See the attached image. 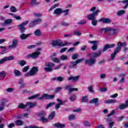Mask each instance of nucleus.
Wrapping results in <instances>:
<instances>
[{
    "label": "nucleus",
    "instance_id": "f257e3e1",
    "mask_svg": "<svg viewBox=\"0 0 128 128\" xmlns=\"http://www.w3.org/2000/svg\"><path fill=\"white\" fill-rule=\"evenodd\" d=\"M38 98V100H52L54 98V95H50L48 94H43L40 96V94H36L31 96L28 98V100H34V98Z\"/></svg>",
    "mask_w": 128,
    "mask_h": 128
},
{
    "label": "nucleus",
    "instance_id": "f03ea898",
    "mask_svg": "<svg viewBox=\"0 0 128 128\" xmlns=\"http://www.w3.org/2000/svg\"><path fill=\"white\" fill-rule=\"evenodd\" d=\"M96 10V6L91 8L90 9V12H92V14L88 15V20H92L96 18V16H98V14L100 12V10ZM94 10L96 11L94 12Z\"/></svg>",
    "mask_w": 128,
    "mask_h": 128
},
{
    "label": "nucleus",
    "instance_id": "7ed1b4c3",
    "mask_svg": "<svg viewBox=\"0 0 128 128\" xmlns=\"http://www.w3.org/2000/svg\"><path fill=\"white\" fill-rule=\"evenodd\" d=\"M54 66V64L52 62H46L44 64V70L47 72H52V68Z\"/></svg>",
    "mask_w": 128,
    "mask_h": 128
},
{
    "label": "nucleus",
    "instance_id": "20e7f679",
    "mask_svg": "<svg viewBox=\"0 0 128 128\" xmlns=\"http://www.w3.org/2000/svg\"><path fill=\"white\" fill-rule=\"evenodd\" d=\"M38 72V68L36 66H34L30 70V72L24 74V76L26 77L32 76H36V72Z\"/></svg>",
    "mask_w": 128,
    "mask_h": 128
},
{
    "label": "nucleus",
    "instance_id": "39448f33",
    "mask_svg": "<svg viewBox=\"0 0 128 128\" xmlns=\"http://www.w3.org/2000/svg\"><path fill=\"white\" fill-rule=\"evenodd\" d=\"M96 58L90 57V59L86 60L85 63L88 66H94V64H96Z\"/></svg>",
    "mask_w": 128,
    "mask_h": 128
},
{
    "label": "nucleus",
    "instance_id": "423d86ee",
    "mask_svg": "<svg viewBox=\"0 0 128 128\" xmlns=\"http://www.w3.org/2000/svg\"><path fill=\"white\" fill-rule=\"evenodd\" d=\"M122 46H126V43L119 42L118 44V48H116L114 50V52L116 54H118V52H120V50H122Z\"/></svg>",
    "mask_w": 128,
    "mask_h": 128
},
{
    "label": "nucleus",
    "instance_id": "0eeeda50",
    "mask_svg": "<svg viewBox=\"0 0 128 128\" xmlns=\"http://www.w3.org/2000/svg\"><path fill=\"white\" fill-rule=\"evenodd\" d=\"M40 22H42V20L40 18H36L34 20L32 21L29 25V28H32L34 26L38 24H40Z\"/></svg>",
    "mask_w": 128,
    "mask_h": 128
},
{
    "label": "nucleus",
    "instance_id": "6e6552de",
    "mask_svg": "<svg viewBox=\"0 0 128 128\" xmlns=\"http://www.w3.org/2000/svg\"><path fill=\"white\" fill-rule=\"evenodd\" d=\"M28 24V20H26L18 26V28L20 30V32H24L26 30V28L24 26H26Z\"/></svg>",
    "mask_w": 128,
    "mask_h": 128
},
{
    "label": "nucleus",
    "instance_id": "1a4fd4ad",
    "mask_svg": "<svg viewBox=\"0 0 128 128\" xmlns=\"http://www.w3.org/2000/svg\"><path fill=\"white\" fill-rule=\"evenodd\" d=\"M72 88V85L71 84H68L66 86L64 87V90H68V94H70L72 92H73V90H75L76 92L78 90V88Z\"/></svg>",
    "mask_w": 128,
    "mask_h": 128
},
{
    "label": "nucleus",
    "instance_id": "9d476101",
    "mask_svg": "<svg viewBox=\"0 0 128 128\" xmlns=\"http://www.w3.org/2000/svg\"><path fill=\"white\" fill-rule=\"evenodd\" d=\"M40 54V52H36L32 54H30L28 56V58H36Z\"/></svg>",
    "mask_w": 128,
    "mask_h": 128
},
{
    "label": "nucleus",
    "instance_id": "9b49d317",
    "mask_svg": "<svg viewBox=\"0 0 128 128\" xmlns=\"http://www.w3.org/2000/svg\"><path fill=\"white\" fill-rule=\"evenodd\" d=\"M8 102V100L6 98H3L1 100L0 102V111L4 110V104Z\"/></svg>",
    "mask_w": 128,
    "mask_h": 128
},
{
    "label": "nucleus",
    "instance_id": "f8f14e48",
    "mask_svg": "<svg viewBox=\"0 0 128 128\" xmlns=\"http://www.w3.org/2000/svg\"><path fill=\"white\" fill-rule=\"evenodd\" d=\"M80 76H70L68 78V80H72L73 82H76L80 80Z\"/></svg>",
    "mask_w": 128,
    "mask_h": 128
},
{
    "label": "nucleus",
    "instance_id": "ddd939ff",
    "mask_svg": "<svg viewBox=\"0 0 128 128\" xmlns=\"http://www.w3.org/2000/svg\"><path fill=\"white\" fill-rule=\"evenodd\" d=\"M18 40L14 39L12 40V44H10L8 46L9 48H16L18 46Z\"/></svg>",
    "mask_w": 128,
    "mask_h": 128
},
{
    "label": "nucleus",
    "instance_id": "4468645a",
    "mask_svg": "<svg viewBox=\"0 0 128 128\" xmlns=\"http://www.w3.org/2000/svg\"><path fill=\"white\" fill-rule=\"evenodd\" d=\"M51 44L53 46H62V41L60 40H54L51 42Z\"/></svg>",
    "mask_w": 128,
    "mask_h": 128
},
{
    "label": "nucleus",
    "instance_id": "2eb2a0df",
    "mask_svg": "<svg viewBox=\"0 0 128 128\" xmlns=\"http://www.w3.org/2000/svg\"><path fill=\"white\" fill-rule=\"evenodd\" d=\"M90 44H94L93 46L92 47V50H96L98 48V41H90Z\"/></svg>",
    "mask_w": 128,
    "mask_h": 128
},
{
    "label": "nucleus",
    "instance_id": "dca6fc26",
    "mask_svg": "<svg viewBox=\"0 0 128 128\" xmlns=\"http://www.w3.org/2000/svg\"><path fill=\"white\" fill-rule=\"evenodd\" d=\"M101 54L102 52L100 51H99L98 52H92L90 54V57L93 58H98Z\"/></svg>",
    "mask_w": 128,
    "mask_h": 128
},
{
    "label": "nucleus",
    "instance_id": "f3484780",
    "mask_svg": "<svg viewBox=\"0 0 128 128\" xmlns=\"http://www.w3.org/2000/svg\"><path fill=\"white\" fill-rule=\"evenodd\" d=\"M82 60H84V59H79L76 62H74V61L70 62V64H72L71 66V68H74V66H76V64H79V62H82Z\"/></svg>",
    "mask_w": 128,
    "mask_h": 128
},
{
    "label": "nucleus",
    "instance_id": "a211bd4d",
    "mask_svg": "<svg viewBox=\"0 0 128 128\" xmlns=\"http://www.w3.org/2000/svg\"><path fill=\"white\" fill-rule=\"evenodd\" d=\"M99 22H102L104 24H110L112 20L108 18H102L99 20Z\"/></svg>",
    "mask_w": 128,
    "mask_h": 128
},
{
    "label": "nucleus",
    "instance_id": "6ab92c4d",
    "mask_svg": "<svg viewBox=\"0 0 128 128\" xmlns=\"http://www.w3.org/2000/svg\"><path fill=\"white\" fill-rule=\"evenodd\" d=\"M57 101L58 102H59L58 104H56L55 108H56V110H58L60 108V106H62V104H64V102L62 101V100H60V99H58Z\"/></svg>",
    "mask_w": 128,
    "mask_h": 128
},
{
    "label": "nucleus",
    "instance_id": "aec40b11",
    "mask_svg": "<svg viewBox=\"0 0 128 128\" xmlns=\"http://www.w3.org/2000/svg\"><path fill=\"white\" fill-rule=\"evenodd\" d=\"M114 44H106L104 46L103 52H106V50H108V48H114Z\"/></svg>",
    "mask_w": 128,
    "mask_h": 128
},
{
    "label": "nucleus",
    "instance_id": "412c9836",
    "mask_svg": "<svg viewBox=\"0 0 128 128\" xmlns=\"http://www.w3.org/2000/svg\"><path fill=\"white\" fill-rule=\"evenodd\" d=\"M62 10H63L62 9L60 8H58L54 10V14H62Z\"/></svg>",
    "mask_w": 128,
    "mask_h": 128
},
{
    "label": "nucleus",
    "instance_id": "4be33fe9",
    "mask_svg": "<svg viewBox=\"0 0 128 128\" xmlns=\"http://www.w3.org/2000/svg\"><path fill=\"white\" fill-rule=\"evenodd\" d=\"M18 62L21 66H24L26 64V61L24 60H19L18 61Z\"/></svg>",
    "mask_w": 128,
    "mask_h": 128
},
{
    "label": "nucleus",
    "instance_id": "5701e85b",
    "mask_svg": "<svg viewBox=\"0 0 128 128\" xmlns=\"http://www.w3.org/2000/svg\"><path fill=\"white\" fill-rule=\"evenodd\" d=\"M72 34V36H82V32L80 30H74Z\"/></svg>",
    "mask_w": 128,
    "mask_h": 128
},
{
    "label": "nucleus",
    "instance_id": "b1692460",
    "mask_svg": "<svg viewBox=\"0 0 128 128\" xmlns=\"http://www.w3.org/2000/svg\"><path fill=\"white\" fill-rule=\"evenodd\" d=\"M26 106H30V108H34L36 106V102H26Z\"/></svg>",
    "mask_w": 128,
    "mask_h": 128
},
{
    "label": "nucleus",
    "instance_id": "393cba45",
    "mask_svg": "<svg viewBox=\"0 0 128 128\" xmlns=\"http://www.w3.org/2000/svg\"><path fill=\"white\" fill-rule=\"evenodd\" d=\"M54 126L56 128H66V125L60 124V123H56L54 124Z\"/></svg>",
    "mask_w": 128,
    "mask_h": 128
},
{
    "label": "nucleus",
    "instance_id": "a878e982",
    "mask_svg": "<svg viewBox=\"0 0 128 128\" xmlns=\"http://www.w3.org/2000/svg\"><path fill=\"white\" fill-rule=\"evenodd\" d=\"M14 72L15 76H22V72L19 70H14Z\"/></svg>",
    "mask_w": 128,
    "mask_h": 128
},
{
    "label": "nucleus",
    "instance_id": "bb28decb",
    "mask_svg": "<svg viewBox=\"0 0 128 128\" xmlns=\"http://www.w3.org/2000/svg\"><path fill=\"white\" fill-rule=\"evenodd\" d=\"M30 36V34H22L20 36V38L21 40H26V38H28V36Z\"/></svg>",
    "mask_w": 128,
    "mask_h": 128
},
{
    "label": "nucleus",
    "instance_id": "cd10ccee",
    "mask_svg": "<svg viewBox=\"0 0 128 128\" xmlns=\"http://www.w3.org/2000/svg\"><path fill=\"white\" fill-rule=\"evenodd\" d=\"M18 84H19L20 88H24V80L20 79L19 80H18Z\"/></svg>",
    "mask_w": 128,
    "mask_h": 128
},
{
    "label": "nucleus",
    "instance_id": "c85d7f7f",
    "mask_svg": "<svg viewBox=\"0 0 128 128\" xmlns=\"http://www.w3.org/2000/svg\"><path fill=\"white\" fill-rule=\"evenodd\" d=\"M112 30V28L110 27L104 28H103L100 29V32H110Z\"/></svg>",
    "mask_w": 128,
    "mask_h": 128
},
{
    "label": "nucleus",
    "instance_id": "c756f323",
    "mask_svg": "<svg viewBox=\"0 0 128 128\" xmlns=\"http://www.w3.org/2000/svg\"><path fill=\"white\" fill-rule=\"evenodd\" d=\"M116 100H104L105 104H114L116 102Z\"/></svg>",
    "mask_w": 128,
    "mask_h": 128
},
{
    "label": "nucleus",
    "instance_id": "7c9ffc66",
    "mask_svg": "<svg viewBox=\"0 0 128 128\" xmlns=\"http://www.w3.org/2000/svg\"><path fill=\"white\" fill-rule=\"evenodd\" d=\"M98 98H94L91 100L90 102V104H98Z\"/></svg>",
    "mask_w": 128,
    "mask_h": 128
},
{
    "label": "nucleus",
    "instance_id": "2f4dec72",
    "mask_svg": "<svg viewBox=\"0 0 128 128\" xmlns=\"http://www.w3.org/2000/svg\"><path fill=\"white\" fill-rule=\"evenodd\" d=\"M28 106V105L24 104V103H20L18 104V108H26Z\"/></svg>",
    "mask_w": 128,
    "mask_h": 128
},
{
    "label": "nucleus",
    "instance_id": "473e14b6",
    "mask_svg": "<svg viewBox=\"0 0 128 128\" xmlns=\"http://www.w3.org/2000/svg\"><path fill=\"white\" fill-rule=\"evenodd\" d=\"M6 72L4 71H2L0 72V80H3L6 78Z\"/></svg>",
    "mask_w": 128,
    "mask_h": 128
},
{
    "label": "nucleus",
    "instance_id": "72a5a7b5",
    "mask_svg": "<svg viewBox=\"0 0 128 128\" xmlns=\"http://www.w3.org/2000/svg\"><path fill=\"white\" fill-rule=\"evenodd\" d=\"M61 60H68V56L66 55L62 54L60 57Z\"/></svg>",
    "mask_w": 128,
    "mask_h": 128
},
{
    "label": "nucleus",
    "instance_id": "f704fd0d",
    "mask_svg": "<svg viewBox=\"0 0 128 128\" xmlns=\"http://www.w3.org/2000/svg\"><path fill=\"white\" fill-rule=\"evenodd\" d=\"M72 42H68V41H65L64 42L61 41V46H70V44H72Z\"/></svg>",
    "mask_w": 128,
    "mask_h": 128
},
{
    "label": "nucleus",
    "instance_id": "c9c22d12",
    "mask_svg": "<svg viewBox=\"0 0 128 128\" xmlns=\"http://www.w3.org/2000/svg\"><path fill=\"white\" fill-rule=\"evenodd\" d=\"M12 22V19H7L4 20V23L3 24V26H4L5 24H10Z\"/></svg>",
    "mask_w": 128,
    "mask_h": 128
},
{
    "label": "nucleus",
    "instance_id": "e433bc0d",
    "mask_svg": "<svg viewBox=\"0 0 128 128\" xmlns=\"http://www.w3.org/2000/svg\"><path fill=\"white\" fill-rule=\"evenodd\" d=\"M16 126H22V124H24V122L22 120H17L16 121Z\"/></svg>",
    "mask_w": 128,
    "mask_h": 128
},
{
    "label": "nucleus",
    "instance_id": "4c0bfd02",
    "mask_svg": "<svg viewBox=\"0 0 128 128\" xmlns=\"http://www.w3.org/2000/svg\"><path fill=\"white\" fill-rule=\"evenodd\" d=\"M28 70H30V66H26L22 68V72H26Z\"/></svg>",
    "mask_w": 128,
    "mask_h": 128
},
{
    "label": "nucleus",
    "instance_id": "58836bf2",
    "mask_svg": "<svg viewBox=\"0 0 128 128\" xmlns=\"http://www.w3.org/2000/svg\"><path fill=\"white\" fill-rule=\"evenodd\" d=\"M123 2L125 4V6H124V8H126L128 6V0H124L122 2Z\"/></svg>",
    "mask_w": 128,
    "mask_h": 128
},
{
    "label": "nucleus",
    "instance_id": "ea45409f",
    "mask_svg": "<svg viewBox=\"0 0 128 128\" xmlns=\"http://www.w3.org/2000/svg\"><path fill=\"white\" fill-rule=\"evenodd\" d=\"M110 32H111L110 34H112V36H114V34H116L118 33L116 30L112 28V30H110Z\"/></svg>",
    "mask_w": 128,
    "mask_h": 128
},
{
    "label": "nucleus",
    "instance_id": "a19ab883",
    "mask_svg": "<svg viewBox=\"0 0 128 128\" xmlns=\"http://www.w3.org/2000/svg\"><path fill=\"white\" fill-rule=\"evenodd\" d=\"M34 34L35 36H40L42 34V33L40 32V30H37L34 32Z\"/></svg>",
    "mask_w": 128,
    "mask_h": 128
},
{
    "label": "nucleus",
    "instance_id": "79ce46f5",
    "mask_svg": "<svg viewBox=\"0 0 128 128\" xmlns=\"http://www.w3.org/2000/svg\"><path fill=\"white\" fill-rule=\"evenodd\" d=\"M54 80H58V82H62V80H64V78L62 76H59L55 78Z\"/></svg>",
    "mask_w": 128,
    "mask_h": 128
},
{
    "label": "nucleus",
    "instance_id": "37998d69",
    "mask_svg": "<svg viewBox=\"0 0 128 128\" xmlns=\"http://www.w3.org/2000/svg\"><path fill=\"white\" fill-rule=\"evenodd\" d=\"M126 14V11L124 10H122L117 12L118 16H122Z\"/></svg>",
    "mask_w": 128,
    "mask_h": 128
},
{
    "label": "nucleus",
    "instance_id": "c03bdc74",
    "mask_svg": "<svg viewBox=\"0 0 128 128\" xmlns=\"http://www.w3.org/2000/svg\"><path fill=\"white\" fill-rule=\"evenodd\" d=\"M60 6V4H56L53 5L52 6L49 10V12H52V10L54 8H56L57 6Z\"/></svg>",
    "mask_w": 128,
    "mask_h": 128
},
{
    "label": "nucleus",
    "instance_id": "a18cd8bd",
    "mask_svg": "<svg viewBox=\"0 0 128 128\" xmlns=\"http://www.w3.org/2000/svg\"><path fill=\"white\" fill-rule=\"evenodd\" d=\"M92 26H96V24H98V20H96V18L93 19L92 20Z\"/></svg>",
    "mask_w": 128,
    "mask_h": 128
},
{
    "label": "nucleus",
    "instance_id": "49530a36",
    "mask_svg": "<svg viewBox=\"0 0 128 128\" xmlns=\"http://www.w3.org/2000/svg\"><path fill=\"white\" fill-rule=\"evenodd\" d=\"M54 112H52L48 117V120H52L54 118Z\"/></svg>",
    "mask_w": 128,
    "mask_h": 128
},
{
    "label": "nucleus",
    "instance_id": "de8ad7c7",
    "mask_svg": "<svg viewBox=\"0 0 128 128\" xmlns=\"http://www.w3.org/2000/svg\"><path fill=\"white\" fill-rule=\"evenodd\" d=\"M40 120L41 122H48V118H46L44 116H42L40 118Z\"/></svg>",
    "mask_w": 128,
    "mask_h": 128
},
{
    "label": "nucleus",
    "instance_id": "09e8293b",
    "mask_svg": "<svg viewBox=\"0 0 128 128\" xmlns=\"http://www.w3.org/2000/svg\"><path fill=\"white\" fill-rule=\"evenodd\" d=\"M88 100V98L87 96H84L82 98V102H87Z\"/></svg>",
    "mask_w": 128,
    "mask_h": 128
},
{
    "label": "nucleus",
    "instance_id": "8fccbe9b",
    "mask_svg": "<svg viewBox=\"0 0 128 128\" xmlns=\"http://www.w3.org/2000/svg\"><path fill=\"white\" fill-rule=\"evenodd\" d=\"M86 24V20H81L78 22V24Z\"/></svg>",
    "mask_w": 128,
    "mask_h": 128
},
{
    "label": "nucleus",
    "instance_id": "3c124183",
    "mask_svg": "<svg viewBox=\"0 0 128 128\" xmlns=\"http://www.w3.org/2000/svg\"><path fill=\"white\" fill-rule=\"evenodd\" d=\"M6 60L8 62V60H14V56H11L8 57H6Z\"/></svg>",
    "mask_w": 128,
    "mask_h": 128
},
{
    "label": "nucleus",
    "instance_id": "603ef678",
    "mask_svg": "<svg viewBox=\"0 0 128 128\" xmlns=\"http://www.w3.org/2000/svg\"><path fill=\"white\" fill-rule=\"evenodd\" d=\"M10 12H16V8L14 6H11L10 8Z\"/></svg>",
    "mask_w": 128,
    "mask_h": 128
},
{
    "label": "nucleus",
    "instance_id": "864d4df0",
    "mask_svg": "<svg viewBox=\"0 0 128 128\" xmlns=\"http://www.w3.org/2000/svg\"><path fill=\"white\" fill-rule=\"evenodd\" d=\"M46 112L44 111H42L41 112H40L38 114V116H41V118L42 116H46Z\"/></svg>",
    "mask_w": 128,
    "mask_h": 128
},
{
    "label": "nucleus",
    "instance_id": "5fc2aeb1",
    "mask_svg": "<svg viewBox=\"0 0 128 128\" xmlns=\"http://www.w3.org/2000/svg\"><path fill=\"white\" fill-rule=\"evenodd\" d=\"M4 62H8L6 60V57H4V58H2V59L0 60V64H4Z\"/></svg>",
    "mask_w": 128,
    "mask_h": 128
},
{
    "label": "nucleus",
    "instance_id": "6e6d98bb",
    "mask_svg": "<svg viewBox=\"0 0 128 128\" xmlns=\"http://www.w3.org/2000/svg\"><path fill=\"white\" fill-rule=\"evenodd\" d=\"M6 90L7 92H14V88H6Z\"/></svg>",
    "mask_w": 128,
    "mask_h": 128
},
{
    "label": "nucleus",
    "instance_id": "4d7b16f0",
    "mask_svg": "<svg viewBox=\"0 0 128 128\" xmlns=\"http://www.w3.org/2000/svg\"><path fill=\"white\" fill-rule=\"evenodd\" d=\"M52 62H60V58H52Z\"/></svg>",
    "mask_w": 128,
    "mask_h": 128
},
{
    "label": "nucleus",
    "instance_id": "13d9d810",
    "mask_svg": "<svg viewBox=\"0 0 128 128\" xmlns=\"http://www.w3.org/2000/svg\"><path fill=\"white\" fill-rule=\"evenodd\" d=\"M83 124L85 126H90V124L88 121H84Z\"/></svg>",
    "mask_w": 128,
    "mask_h": 128
},
{
    "label": "nucleus",
    "instance_id": "bf43d9fd",
    "mask_svg": "<svg viewBox=\"0 0 128 128\" xmlns=\"http://www.w3.org/2000/svg\"><path fill=\"white\" fill-rule=\"evenodd\" d=\"M68 118L70 120H74V118H76V116L74 114H71L69 116Z\"/></svg>",
    "mask_w": 128,
    "mask_h": 128
},
{
    "label": "nucleus",
    "instance_id": "052dcab7",
    "mask_svg": "<svg viewBox=\"0 0 128 128\" xmlns=\"http://www.w3.org/2000/svg\"><path fill=\"white\" fill-rule=\"evenodd\" d=\"M126 104H123L120 106V110H124V108H126Z\"/></svg>",
    "mask_w": 128,
    "mask_h": 128
},
{
    "label": "nucleus",
    "instance_id": "680f3d73",
    "mask_svg": "<svg viewBox=\"0 0 128 128\" xmlns=\"http://www.w3.org/2000/svg\"><path fill=\"white\" fill-rule=\"evenodd\" d=\"M54 104H55L54 102L48 104L47 105L46 108H50V106H52L54 105Z\"/></svg>",
    "mask_w": 128,
    "mask_h": 128
},
{
    "label": "nucleus",
    "instance_id": "e2e57ef3",
    "mask_svg": "<svg viewBox=\"0 0 128 128\" xmlns=\"http://www.w3.org/2000/svg\"><path fill=\"white\" fill-rule=\"evenodd\" d=\"M68 12H70V10L66 9V10H62V12L64 13V16H68Z\"/></svg>",
    "mask_w": 128,
    "mask_h": 128
},
{
    "label": "nucleus",
    "instance_id": "0e129e2a",
    "mask_svg": "<svg viewBox=\"0 0 128 128\" xmlns=\"http://www.w3.org/2000/svg\"><path fill=\"white\" fill-rule=\"evenodd\" d=\"M78 58V54H75L72 56V60H76Z\"/></svg>",
    "mask_w": 128,
    "mask_h": 128
},
{
    "label": "nucleus",
    "instance_id": "69168bd1",
    "mask_svg": "<svg viewBox=\"0 0 128 128\" xmlns=\"http://www.w3.org/2000/svg\"><path fill=\"white\" fill-rule=\"evenodd\" d=\"M106 76V75L104 73L100 74V78H101L102 79L105 78Z\"/></svg>",
    "mask_w": 128,
    "mask_h": 128
},
{
    "label": "nucleus",
    "instance_id": "338daca9",
    "mask_svg": "<svg viewBox=\"0 0 128 128\" xmlns=\"http://www.w3.org/2000/svg\"><path fill=\"white\" fill-rule=\"evenodd\" d=\"M116 54L114 53V52L113 53H112L111 54V60H114V58H116Z\"/></svg>",
    "mask_w": 128,
    "mask_h": 128
},
{
    "label": "nucleus",
    "instance_id": "774afa93",
    "mask_svg": "<svg viewBox=\"0 0 128 128\" xmlns=\"http://www.w3.org/2000/svg\"><path fill=\"white\" fill-rule=\"evenodd\" d=\"M14 126V123H11L9 124H8V128H12Z\"/></svg>",
    "mask_w": 128,
    "mask_h": 128
}]
</instances>
